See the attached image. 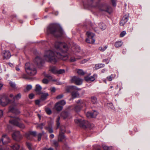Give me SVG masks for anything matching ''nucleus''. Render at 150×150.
Wrapping results in <instances>:
<instances>
[{
  "label": "nucleus",
  "mask_w": 150,
  "mask_h": 150,
  "mask_svg": "<svg viewBox=\"0 0 150 150\" xmlns=\"http://www.w3.org/2000/svg\"><path fill=\"white\" fill-rule=\"evenodd\" d=\"M54 47L57 50V57L63 60H66L69 58L70 55L68 53V47L65 43L56 42Z\"/></svg>",
  "instance_id": "1"
},
{
  "label": "nucleus",
  "mask_w": 150,
  "mask_h": 150,
  "mask_svg": "<svg viewBox=\"0 0 150 150\" xmlns=\"http://www.w3.org/2000/svg\"><path fill=\"white\" fill-rule=\"evenodd\" d=\"M48 34H52L56 37H61L63 33L62 29L59 28L56 24H52L49 25L47 28Z\"/></svg>",
  "instance_id": "2"
},
{
  "label": "nucleus",
  "mask_w": 150,
  "mask_h": 150,
  "mask_svg": "<svg viewBox=\"0 0 150 150\" xmlns=\"http://www.w3.org/2000/svg\"><path fill=\"white\" fill-rule=\"evenodd\" d=\"M44 57L46 60L54 64L57 61L54 52L51 50L46 51L45 52Z\"/></svg>",
  "instance_id": "3"
},
{
  "label": "nucleus",
  "mask_w": 150,
  "mask_h": 150,
  "mask_svg": "<svg viewBox=\"0 0 150 150\" xmlns=\"http://www.w3.org/2000/svg\"><path fill=\"white\" fill-rule=\"evenodd\" d=\"M25 69L27 74L30 76H34L37 73V71L34 66L28 62L25 64Z\"/></svg>",
  "instance_id": "4"
},
{
  "label": "nucleus",
  "mask_w": 150,
  "mask_h": 150,
  "mask_svg": "<svg viewBox=\"0 0 150 150\" xmlns=\"http://www.w3.org/2000/svg\"><path fill=\"white\" fill-rule=\"evenodd\" d=\"M74 121L76 124L82 128L85 129L87 128H91L90 124L89 123L83 119H77L75 120Z\"/></svg>",
  "instance_id": "5"
},
{
  "label": "nucleus",
  "mask_w": 150,
  "mask_h": 150,
  "mask_svg": "<svg viewBox=\"0 0 150 150\" xmlns=\"http://www.w3.org/2000/svg\"><path fill=\"white\" fill-rule=\"evenodd\" d=\"M98 0H91V4L89 6V7L91 8H94L97 6L98 8L101 11H104L107 12H108V7L106 5H102L100 6L98 5V3H96V6L94 5V4L96 1Z\"/></svg>",
  "instance_id": "6"
},
{
  "label": "nucleus",
  "mask_w": 150,
  "mask_h": 150,
  "mask_svg": "<svg viewBox=\"0 0 150 150\" xmlns=\"http://www.w3.org/2000/svg\"><path fill=\"white\" fill-rule=\"evenodd\" d=\"M20 120L17 117H14L9 120L10 123L12 125L16 126L21 129H23L25 127V125L22 123H19Z\"/></svg>",
  "instance_id": "7"
},
{
  "label": "nucleus",
  "mask_w": 150,
  "mask_h": 150,
  "mask_svg": "<svg viewBox=\"0 0 150 150\" xmlns=\"http://www.w3.org/2000/svg\"><path fill=\"white\" fill-rule=\"evenodd\" d=\"M77 103L79 104L76 105L74 108V110L76 112L79 111L82 108L86 106L85 101L83 100H78Z\"/></svg>",
  "instance_id": "8"
},
{
  "label": "nucleus",
  "mask_w": 150,
  "mask_h": 150,
  "mask_svg": "<svg viewBox=\"0 0 150 150\" xmlns=\"http://www.w3.org/2000/svg\"><path fill=\"white\" fill-rule=\"evenodd\" d=\"M88 38L86 40V42L88 43L93 44L95 42L94 39L95 35L90 32H87L86 33Z\"/></svg>",
  "instance_id": "9"
},
{
  "label": "nucleus",
  "mask_w": 150,
  "mask_h": 150,
  "mask_svg": "<svg viewBox=\"0 0 150 150\" xmlns=\"http://www.w3.org/2000/svg\"><path fill=\"white\" fill-rule=\"evenodd\" d=\"M10 102L11 100L6 96H2L0 99V105L3 106L6 105Z\"/></svg>",
  "instance_id": "10"
},
{
  "label": "nucleus",
  "mask_w": 150,
  "mask_h": 150,
  "mask_svg": "<svg viewBox=\"0 0 150 150\" xmlns=\"http://www.w3.org/2000/svg\"><path fill=\"white\" fill-rule=\"evenodd\" d=\"M13 139L16 141L19 142L23 138L22 135L18 131L14 132L12 135Z\"/></svg>",
  "instance_id": "11"
},
{
  "label": "nucleus",
  "mask_w": 150,
  "mask_h": 150,
  "mask_svg": "<svg viewBox=\"0 0 150 150\" xmlns=\"http://www.w3.org/2000/svg\"><path fill=\"white\" fill-rule=\"evenodd\" d=\"M14 105H11L9 108L8 113L11 112L18 114L20 113V111L16 108V105L14 103Z\"/></svg>",
  "instance_id": "12"
},
{
  "label": "nucleus",
  "mask_w": 150,
  "mask_h": 150,
  "mask_svg": "<svg viewBox=\"0 0 150 150\" xmlns=\"http://www.w3.org/2000/svg\"><path fill=\"white\" fill-rule=\"evenodd\" d=\"M71 81L72 83H74L76 85H79L82 84V80L76 76H74L71 78Z\"/></svg>",
  "instance_id": "13"
},
{
  "label": "nucleus",
  "mask_w": 150,
  "mask_h": 150,
  "mask_svg": "<svg viewBox=\"0 0 150 150\" xmlns=\"http://www.w3.org/2000/svg\"><path fill=\"white\" fill-rule=\"evenodd\" d=\"M36 132L35 131H30L25 134V137L28 139L31 140L33 137H35Z\"/></svg>",
  "instance_id": "14"
},
{
  "label": "nucleus",
  "mask_w": 150,
  "mask_h": 150,
  "mask_svg": "<svg viewBox=\"0 0 150 150\" xmlns=\"http://www.w3.org/2000/svg\"><path fill=\"white\" fill-rule=\"evenodd\" d=\"M1 55L4 59H8L11 56L10 53L8 50L3 51Z\"/></svg>",
  "instance_id": "15"
},
{
  "label": "nucleus",
  "mask_w": 150,
  "mask_h": 150,
  "mask_svg": "<svg viewBox=\"0 0 150 150\" xmlns=\"http://www.w3.org/2000/svg\"><path fill=\"white\" fill-rule=\"evenodd\" d=\"M65 131V129L63 130L61 129V131L59 132V135L58 137V141L59 142H62L65 139V137L64 135L63 132Z\"/></svg>",
  "instance_id": "16"
},
{
  "label": "nucleus",
  "mask_w": 150,
  "mask_h": 150,
  "mask_svg": "<svg viewBox=\"0 0 150 150\" xmlns=\"http://www.w3.org/2000/svg\"><path fill=\"white\" fill-rule=\"evenodd\" d=\"M1 139L3 144H7L10 142V139L9 137L6 134L3 135Z\"/></svg>",
  "instance_id": "17"
},
{
  "label": "nucleus",
  "mask_w": 150,
  "mask_h": 150,
  "mask_svg": "<svg viewBox=\"0 0 150 150\" xmlns=\"http://www.w3.org/2000/svg\"><path fill=\"white\" fill-rule=\"evenodd\" d=\"M98 115L97 112L94 111L93 112H88L86 113V116L87 117H95Z\"/></svg>",
  "instance_id": "18"
},
{
  "label": "nucleus",
  "mask_w": 150,
  "mask_h": 150,
  "mask_svg": "<svg viewBox=\"0 0 150 150\" xmlns=\"http://www.w3.org/2000/svg\"><path fill=\"white\" fill-rule=\"evenodd\" d=\"M128 15H125L122 18L120 22V25L121 26H123L128 20Z\"/></svg>",
  "instance_id": "19"
},
{
  "label": "nucleus",
  "mask_w": 150,
  "mask_h": 150,
  "mask_svg": "<svg viewBox=\"0 0 150 150\" xmlns=\"http://www.w3.org/2000/svg\"><path fill=\"white\" fill-rule=\"evenodd\" d=\"M96 76V74H94L91 76H88L85 77V80L87 82L89 81H93L95 79V77Z\"/></svg>",
  "instance_id": "20"
},
{
  "label": "nucleus",
  "mask_w": 150,
  "mask_h": 150,
  "mask_svg": "<svg viewBox=\"0 0 150 150\" xmlns=\"http://www.w3.org/2000/svg\"><path fill=\"white\" fill-rule=\"evenodd\" d=\"M106 28V26L103 23H100L99 24V27L97 28H95L94 30L96 32H98V30L99 29H101L102 30H103L105 29Z\"/></svg>",
  "instance_id": "21"
},
{
  "label": "nucleus",
  "mask_w": 150,
  "mask_h": 150,
  "mask_svg": "<svg viewBox=\"0 0 150 150\" xmlns=\"http://www.w3.org/2000/svg\"><path fill=\"white\" fill-rule=\"evenodd\" d=\"M34 62L37 65L39 66L42 65L43 61L41 58L38 57L35 58Z\"/></svg>",
  "instance_id": "22"
},
{
  "label": "nucleus",
  "mask_w": 150,
  "mask_h": 150,
  "mask_svg": "<svg viewBox=\"0 0 150 150\" xmlns=\"http://www.w3.org/2000/svg\"><path fill=\"white\" fill-rule=\"evenodd\" d=\"M79 90V89L78 88L75 86H70L67 87L66 88V91L69 93L72 91L73 90Z\"/></svg>",
  "instance_id": "23"
},
{
  "label": "nucleus",
  "mask_w": 150,
  "mask_h": 150,
  "mask_svg": "<svg viewBox=\"0 0 150 150\" xmlns=\"http://www.w3.org/2000/svg\"><path fill=\"white\" fill-rule=\"evenodd\" d=\"M55 108L57 110L60 111L62 109L63 106L57 103L55 105Z\"/></svg>",
  "instance_id": "24"
},
{
  "label": "nucleus",
  "mask_w": 150,
  "mask_h": 150,
  "mask_svg": "<svg viewBox=\"0 0 150 150\" xmlns=\"http://www.w3.org/2000/svg\"><path fill=\"white\" fill-rule=\"evenodd\" d=\"M57 68L54 66L50 67V70L53 74H57Z\"/></svg>",
  "instance_id": "25"
},
{
  "label": "nucleus",
  "mask_w": 150,
  "mask_h": 150,
  "mask_svg": "<svg viewBox=\"0 0 150 150\" xmlns=\"http://www.w3.org/2000/svg\"><path fill=\"white\" fill-rule=\"evenodd\" d=\"M72 97L73 98L78 97L79 96V93L78 92L74 91L71 93Z\"/></svg>",
  "instance_id": "26"
},
{
  "label": "nucleus",
  "mask_w": 150,
  "mask_h": 150,
  "mask_svg": "<svg viewBox=\"0 0 150 150\" xmlns=\"http://www.w3.org/2000/svg\"><path fill=\"white\" fill-rule=\"evenodd\" d=\"M48 96L49 94L48 93H43L41 95V99L42 100H45L46 99Z\"/></svg>",
  "instance_id": "27"
},
{
  "label": "nucleus",
  "mask_w": 150,
  "mask_h": 150,
  "mask_svg": "<svg viewBox=\"0 0 150 150\" xmlns=\"http://www.w3.org/2000/svg\"><path fill=\"white\" fill-rule=\"evenodd\" d=\"M91 101L93 104H95L97 103V100L96 97L95 96H92L91 98Z\"/></svg>",
  "instance_id": "28"
},
{
  "label": "nucleus",
  "mask_w": 150,
  "mask_h": 150,
  "mask_svg": "<svg viewBox=\"0 0 150 150\" xmlns=\"http://www.w3.org/2000/svg\"><path fill=\"white\" fill-rule=\"evenodd\" d=\"M122 44V42L121 41L116 42L115 44V46L116 47H120Z\"/></svg>",
  "instance_id": "29"
},
{
  "label": "nucleus",
  "mask_w": 150,
  "mask_h": 150,
  "mask_svg": "<svg viewBox=\"0 0 150 150\" xmlns=\"http://www.w3.org/2000/svg\"><path fill=\"white\" fill-rule=\"evenodd\" d=\"M115 75L114 74H111L110 75L108 76L106 78L109 81H111L114 79Z\"/></svg>",
  "instance_id": "30"
},
{
  "label": "nucleus",
  "mask_w": 150,
  "mask_h": 150,
  "mask_svg": "<svg viewBox=\"0 0 150 150\" xmlns=\"http://www.w3.org/2000/svg\"><path fill=\"white\" fill-rule=\"evenodd\" d=\"M68 116V113L66 112H63L61 114V116L62 117L63 119L66 118Z\"/></svg>",
  "instance_id": "31"
},
{
  "label": "nucleus",
  "mask_w": 150,
  "mask_h": 150,
  "mask_svg": "<svg viewBox=\"0 0 150 150\" xmlns=\"http://www.w3.org/2000/svg\"><path fill=\"white\" fill-rule=\"evenodd\" d=\"M21 94L20 93H19L13 97V99L14 100H18L21 98Z\"/></svg>",
  "instance_id": "32"
},
{
  "label": "nucleus",
  "mask_w": 150,
  "mask_h": 150,
  "mask_svg": "<svg viewBox=\"0 0 150 150\" xmlns=\"http://www.w3.org/2000/svg\"><path fill=\"white\" fill-rule=\"evenodd\" d=\"M42 89V87L39 84H37L36 85L35 91L36 92H39Z\"/></svg>",
  "instance_id": "33"
},
{
  "label": "nucleus",
  "mask_w": 150,
  "mask_h": 150,
  "mask_svg": "<svg viewBox=\"0 0 150 150\" xmlns=\"http://www.w3.org/2000/svg\"><path fill=\"white\" fill-rule=\"evenodd\" d=\"M20 146L17 144H15L12 146V148L14 150H17L19 149Z\"/></svg>",
  "instance_id": "34"
},
{
  "label": "nucleus",
  "mask_w": 150,
  "mask_h": 150,
  "mask_svg": "<svg viewBox=\"0 0 150 150\" xmlns=\"http://www.w3.org/2000/svg\"><path fill=\"white\" fill-rule=\"evenodd\" d=\"M105 65L103 64H97L96 65L95 67L96 69H98L104 67Z\"/></svg>",
  "instance_id": "35"
},
{
  "label": "nucleus",
  "mask_w": 150,
  "mask_h": 150,
  "mask_svg": "<svg viewBox=\"0 0 150 150\" xmlns=\"http://www.w3.org/2000/svg\"><path fill=\"white\" fill-rule=\"evenodd\" d=\"M77 72L78 74L81 75H83L85 74L83 70L80 69H78Z\"/></svg>",
  "instance_id": "36"
},
{
  "label": "nucleus",
  "mask_w": 150,
  "mask_h": 150,
  "mask_svg": "<svg viewBox=\"0 0 150 150\" xmlns=\"http://www.w3.org/2000/svg\"><path fill=\"white\" fill-rule=\"evenodd\" d=\"M57 103L62 106L65 105L66 103V101L64 100H60Z\"/></svg>",
  "instance_id": "37"
},
{
  "label": "nucleus",
  "mask_w": 150,
  "mask_h": 150,
  "mask_svg": "<svg viewBox=\"0 0 150 150\" xmlns=\"http://www.w3.org/2000/svg\"><path fill=\"white\" fill-rule=\"evenodd\" d=\"M65 71L64 69H60L59 70H57V74H63L65 72Z\"/></svg>",
  "instance_id": "38"
},
{
  "label": "nucleus",
  "mask_w": 150,
  "mask_h": 150,
  "mask_svg": "<svg viewBox=\"0 0 150 150\" xmlns=\"http://www.w3.org/2000/svg\"><path fill=\"white\" fill-rule=\"evenodd\" d=\"M107 46H105L103 47H100L99 48V50L102 52H103L107 49Z\"/></svg>",
  "instance_id": "39"
},
{
  "label": "nucleus",
  "mask_w": 150,
  "mask_h": 150,
  "mask_svg": "<svg viewBox=\"0 0 150 150\" xmlns=\"http://www.w3.org/2000/svg\"><path fill=\"white\" fill-rule=\"evenodd\" d=\"M10 86L13 88H15L16 87V85L15 83L12 81H10L9 83Z\"/></svg>",
  "instance_id": "40"
},
{
  "label": "nucleus",
  "mask_w": 150,
  "mask_h": 150,
  "mask_svg": "<svg viewBox=\"0 0 150 150\" xmlns=\"http://www.w3.org/2000/svg\"><path fill=\"white\" fill-rule=\"evenodd\" d=\"M46 128L49 133H52L53 132V130L52 127H46Z\"/></svg>",
  "instance_id": "41"
},
{
  "label": "nucleus",
  "mask_w": 150,
  "mask_h": 150,
  "mask_svg": "<svg viewBox=\"0 0 150 150\" xmlns=\"http://www.w3.org/2000/svg\"><path fill=\"white\" fill-rule=\"evenodd\" d=\"M44 76L48 78L50 80H52V77L50 75L46 74L45 73H43Z\"/></svg>",
  "instance_id": "42"
},
{
  "label": "nucleus",
  "mask_w": 150,
  "mask_h": 150,
  "mask_svg": "<svg viewBox=\"0 0 150 150\" xmlns=\"http://www.w3.org/2000/svg\"><path fill=\"white\" fill-rule=\"evenodd\" d=\"M110 59L108 58H106L103 60V62L106 64H108L110 62Z\"/></svg>",
  "instance_id": "43"
},
{
  "label": "nucleus",
  "mask_w": 150,
  "mask_h": 150,
  "mask_svg": "<svg viewBox=\"0 0 150 150\" xmlns=\"http://www.w3.org/2000/svg\"><path fill=\"white\" fill-rule=\"evenodd\" d=\"M60 119V117H58V118H57V119L56 121L57 128H58L59 127V126L60 125V123L59 122Z\"/></svg>",
  "instance_id": "44"
},
{
  "label": "nucleus",
  "mask_w": 150,
  "mask_h": 150,
  "mask_svg": "<svg viewBox=\"0 0 150 150\" xmlns=\"http://www.w3.org/2000/svg\"><path fill=\"white\" fill-rule=\"evenodd\" d=\"M42 134L41 133H39L38 134V141H40L41 139V138Z\"/></svg>",
  "instance_id": "45"
},
{
  "label": "nucleus",
  "mask_w": 150,
  "mask_h": 150,
  "mask_svg": "<svg viewBox=\"0 0 150 150\" xmlns=\"http://www.w3.org/2000/svg\"><path fill=\"white\" fill-rule=\"evenodd\" d=\"M63 97V95L62 94L61 95H59L57 96L56 97V98L57 99H59L62 98Z\"/></svg>",
  "instance_id": "46"
},
{
  "label": "nucleus",
  "mask_w": 150,
  "mask_h": 150,
  "mask_svg": "<svg viewBox=\"0 0 150 150\" xmlns=\"http://www.w3.org/2000/svg\"><path fill=\"white\" fill-rule=\"evenodd\" d=\"M45 125L44 123H42L39 125L38 126V127L40 129H42L43 128L42 127L44 126Z\"/></svg>",
  "instance_id": "47"
},
{
  "label": "nucleus",
  "mask_w": 150,
  "mask_h": 150,
  "mask_svg": "<svg viewBox=\"0 0 150 150\" xmlns=\"http://www.w3.org/2000/svg\"><path fill=\"white\" fill-rule=\"evenodd\" d=\"M32 88V86L30 85H28L27 86L26 89L27 91H29Z\"/></svg>",
  "instance_id": "48"
},
{
  "label": "nucleus",
  "mask_w": 150,
  "mask_h": 150,
  "mask_svg": "<svg viewBox=\"0 0 150 150\" xmlns=\"http://www.w3.org/2000/svg\"><path fill=\"white\" fill-rule=\"evenodd\" d=\"M126 34V32L125 31H123L120 34V37H123Z\"/></svg>",
  "instance_id": "49"
},
{
  "label": "nucleus",
  "mask_w": 150,
  "mask_h": 150,
  "mask_svg": "<svg viewBox=\"0 0 150 150\" xmlns=\"http://www.w3.org/2000/svg\"><path fill=\"white\" fill-rule=\"evenodd\" d=\"M42 82L45 84H47L49 82V80L46 79H44L42 80Z\"/></svg>",
  "instance_id": "50"
},
{
  "label": "nucleus",
  "mask_w": 150,
  "mask_h": 150,
  "mask_svg": "<svg viewBox=\"0 0 150 150\" xmlns=\"http://www.w3.org/2000/svg\"><path fill=\"white\" fill-rule=\"evenodd\" d=\"M46 111L47 113L48 114H50L51 113V110L48 108H47L46 109Z\"/></svg>",
  "instance_id": "51"
},
{
  "label": "nucleus",
  "mask_w": 150,
  "mask_h": 150,
  "mask_svg": "<svg viewBox=\"0 0 150 150\" xmlns=\"http://www.w3.org/2000/svg\"><path fill=\"white\" fill-rule=\"evenodd\" d=\"M53 144L54 145V146L56 147H57L58 146V142H57L56 141H55V140H54V141H53Z\"/></svg>",
  "instance_id": "52"
},
{
  "label": "nucleus",
  "mask_w": 150,
  "mask_h": 150,
  "mask_svg": "<svg viewBox=\"0 0 150 150\" xmlns=\"http://www.w3.org/2000/svg\"><path fill=\"white\" fill-rule=\"evenodd\" d=\"M112 2V5L114 6H116V0H111Z\"/></svg>",
  "instance_id": "53"
},
{
  "label": "nucleus",
  "mask_w": 150,
  "mask_h": 150,
  "mask_svg": "<svg viewBox=\"0 0 150 150\" xmlns=\"http://www.w3.org/2000/svg\"><path fill=\"white\" fill-rule=\"evenodd\" d=\"M34 95L33 94H30L29 95V97L30 99H32L34 97Z\"/></svg>",
  "instance_id": "54"
},
{
  "label": "nucleus",
  "mask_w": 150,
  "mask_h": 150,
  "mask_svg": "<svg viewBox=\"0 0 150 150\" xmlns=\"http://www.w3.org/2000/svg\"><path fill=\"white\" fill-rule=\"evenodd\" d=\"M103 148L104 150H109V148L107 146H103Z\"/></svg>",
  "instance_id": "55"
},
{
  "label": "nucleus",
  "mask_w": 150,
  "mask_h": 150,
  "mask_svg": "<svg viewBox=\"0 0 150 150\" xmlns=\"http://www.w3.org/2000/svg\"><path fill=\"white\" fill-rule=\"evenodd\" d=\"M43 150H54L52 148H50L47 149L46 147L44 148L43 149Z\"/></svg>",
  "instance_id": "56"
},
{
  "label": "nucleus",
  "mask_w": 150,
  "mask_h": 150,
  "mask_svg": "<svg viewBox=\"0 0 150 150\" xmlns=\"http://www.w3.org/2000/svg\"><path fill=\"white\" fill-rule=\"evenodd\" d=\"M50 90L51 91L53 92H55L56 90L55 88L54 87L51 88Z\"/></svg>",
  "instance_id": "57"
},
{
  "label": "nucleus",
  "mask_w": 150,
  "mask_h": 150,
  "mask_svg": "<svg viewBox=\"0 0 150 150\" xmlns=\"http://www.w3.org/2000/svg\"><path fill=\"white\" fill-rule=\"evenodd\" d=\"M76 61V59L74 57H71L70 59V61L74 62Z\"/></svg>",
  "instance_id": "58"
},
{
  "label": "nucleus",
  "mask_w": 150,
  "mask_h": 150,
  "mask_svg": "<svg viewBox=\"0 0 150 150\" xmlns=\"http://www.w3.org/2000/svg\"><path fill=\"white\" fill-rule=\"evenodd\" d=\"M40 103V100H36L35 101V103L36 104L38 105H39Z\"/></svg>",
  "instance_id": "59"
},
{
  "label": "nucleus",
  "mask_w": 150,
  "mask_h": 150,
  "mask_svg": "<svg viewBox=\"0 0 150 150\" xmlns=\"http://www.w3.org/2000/svg\"><path fill=\"white\" fill-rule=\"evenodd\" d=\"M3 114V112L2 110H0V118L2 116Z\"/></svg>",
  "instance_id": "60"
},
{
  "label": "nucleus",
  "mask_w": 150,
  "mask_h": 150,
  "mask_svg": "<svg viewBox=\"0 0 150 150\" xmlns=\"http://www.w3.org/2000/svg\"><path fill=\"white\" fill-rule=\"evenodd\" d=\"M126 51H127V50H126V49H124L122 52V53L123 54H125L126 52Z\"/></svg>",
  "instance_id": "61"
},
{
  "label": "nucleus",
  "mask_w": 150,
  "mask_h": 150,
  "mask_svg": "<svg viewBox=\"0 0 150 150\" xmlns=\"http://www.w3.org/2000/svg\"><path fill=\"white\" fill-rule=\"evenodd\" d=\"M54 137V135L53 134H51L50 135V137L51 138H53Z\"/></svg>",
  "instance_id": "62"
},
{
  "label": "nucleus",
  "mask_w": 150,
  "mask_h": 150,
  "mask_svg": "<svg viewBox=\"0 0 150 150\" xmlns=\"http://www.w3.org/2000/svg\"><path fill=\"white\" fill-rule=\"evenodd\" d=\"M3 144V143H2V139H0V146H2V145Z\"/></svg>",
  "instance_id": "63"
},
{
  "label": "nucleus",
  "mask_w": 150,
  "mask_h": 150,
  "mask_svg": "<svg viewBox=\"0 0 150 150\" xmlns=\"http://www.w3.org/2000/svg\"><path fill=\"white\" fill-rule=\"evenodd\" d=\"M16 70H17V71H20V69L18 67H16Z\"/></svg>",
  "instance_id": "64"
}]
</instances>
